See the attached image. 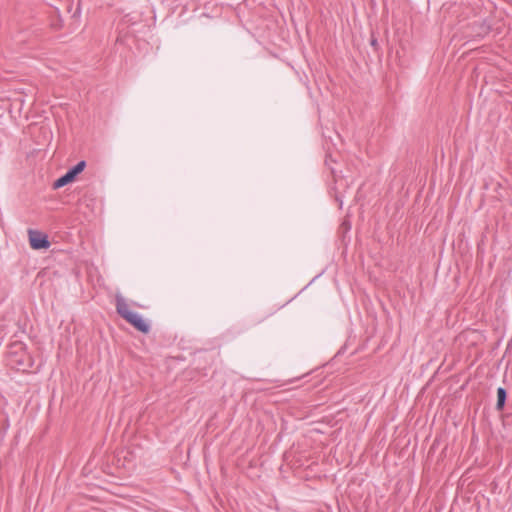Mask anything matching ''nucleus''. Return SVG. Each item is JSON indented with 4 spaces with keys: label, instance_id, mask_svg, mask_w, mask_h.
Listing matches in <instances>:
<instances>
[{
    "label": "nucleus",
    "instance_id": "nucleus-5",
    "mask_svg": "<svg viewBox=\"0 0 512 512\" xmlns=\"http://www.w3.org/2000/svg\"><path fill=\"white\" fill-rule=\"evenodd\" d=\"M51 25L54 29H60L62 27V20L58 19L56 21H53Z\"/></svg>",
    "mask_w": 512,
    "mask_h": 512
},
{
    "label": "nucleus",
    "instance_id": "nucleus-7",
    "mask_svg": "<svg viewBox=\"0 0 512 512\" xmlns=\"http://www.w3.org/2000/svg\"><path fill=\"white\" fill-rule=\"evenodd\" d=\"M331 173L334 175V177H337V172L334 168H331Z\"/></svg>",
    "mask_w": 512,
    "mask_h": 512
},
{
    "label": "nucleus",
    "instance_id": "nucleus-2",
    "mask_svg": "<svg viewBox=\"0 0 512 512\" xmlns=\"http://www.w3.org/2000/svg\"><path fill=\"white\" fill-rule=\"evenodd\" d=\"M85 167H86V161H84V160L79 161L76 165H74L71 168H69L64 175L59 177L53 183V188L54 189H59V188H62L64 186H66L67 184L73 182L76 179V177L81 172H83Z\"/></svg>",
    "mask_w": 512,
    "mask_h": 512
},
{
    "label": "nucleus",
    "instance_id": "nucleus-1",
    "mask_svg": "<svg viewBox=\"0 0 512 512\" xmlns=\"http://www.w3.org/2000/svg\"><path fill=\"white\" fill-rule=\"evenodd\" d=\"M116 310L123 319H125L138 331L142 333H148L150 331V325L139 313L130 311L128 309V305L122 297L116 298Z\"/></svg>",
    "mask_w": 512,
    "mask_h": 512
},
{
    "label": "nucleus",
    "instance_id": "nucleus-4",
    "mask_svg": "<svg viewBox=\"0 0 512 512\" xmlns=\"http://www.w3.org/2000/svg\"><path fill=\"white\" fill-rule=\"evenodd\" d=\"M507 400V390L503 387L497 388V403L496 409L501 411L504 409Z\"/></svg>",
    "mask_w": 512,
    "mask_h": 512
},
{
    "label": "nucleus",
    "instance_id": "nucleus-6",
    "mask_svg": "<svg viewBox=\"0 0 512 512\" xmlns=\"http://www.w3.org/2000/svg\"><path fill=\"white\" fill-rule=\"evenodd\" d=\"M371 46L376 47L378 45L377 39L372 38L370 41Z\"/></svg>",
    "mask_w": 512,
    "mask_h": 512
},
{
    "label": "nucleus",
    "instance_id": "nucleus-3",
    "mask_svg": "<svg viewBox=\"0 0 512 512\" xmlns=\"http://www.w3.org/2000/svg\"><path fill=\"white\" fill-rule=\"evenodd\" d=\"M29 244L34 250L48 249L51 245L48 235L34 229L28 230Z\"/></svg>",
    "mask_w": 512,
    "mask_h": 512
}]
</instances>
